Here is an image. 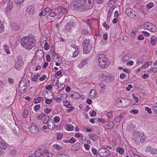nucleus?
<instances>
[{"mask_svg":"<svg viewBox=\"0 0 157 157\" xmlns=\"http://www.w3.org/2000/svg\"><path fill=\"white\" fill-rule=\"evenodd\" d=\"M124 116V114L121 113L120 116L117 117L114 120V121L116 123L120 121L123 119Z\"/></svg>","mask_w":157,"mask_h":157,"instance_id":"20","label":"nucleus"},{"mask_svg":"<svg viewBox=\"0 0 157 157\" xmlns=\"http://www.w3.org/2000/svg\"><path fill=\"white\" fill-rule=\"evenodd\" d=\"M47 150L44 146L40 147L38 149L36 150L35 152H37L38 153L37 155V156L40 157L43 156L45 153L46 151Z\"/></svg>","mask_w":157,"mask_h":157,"instance_id":"11","label":"nucleus"},{"mask_svg":"<svg viewBox=\"0 0 157 157\" xmlns=\"http://www.w3.org/2000/svg\"><path fill=\"white\" fill-rule=\"evenodd\" d=\"M114 78L112 76H107V81L109 82H111L114 80Z\"/></svg>","mask_w":157,"mask_h":157,"instance_id":"38","label":"nucleus"},{"mask_svg":"<svg viewBox=\"0 0 157 157\" xmlns=\"http://www.w3.org/2000/svg\"><path fill=\"white\" fill-rule=\"evenodd\" d=\"M146 138L145 136H142L140 139V142L142 143L144 142L146 140Z\"/></svg>","mask_w":157,"mask_h":157,"instance_id":"63","label":"nucleus"},{"mask_svg":"<svg viewBox=\"0 0 157 157\" xmlns=\"http://www.w3.org/2000/svg\"><path fill=\"white\" fill-rule=\"evenodd\" d=\"M108 121H107L106 122V123L107 124H108V127H109V128H113L114 126V123L113 122H109L108 123Z\"/></svg>","mask_w":157,"mask_h":157,"instance_id":"37","label":"nucleus"},{"mask_svg":"<svg viewBox=\"0 0 157 157\" xmlns=\"http://www.w3.org/2000/svg\"><path fill=\"white\" fill-rule=\"evenodd\" d=\"M47 76L45 75H43L41 76V77L39 78L40 80L41 81H44L46 78Z\"/></svg>","mask_w":157,"mask_h":157,"instance_id":"58","label":"nucleus"},{"mask_svg":"<svg viewBox=\"0 0 157 157\" xmlns=\"http://www.w3.org/2000/svg\"><path fill=\"white\" fill-rule=\"evenodd\" d=\"M50 48L49 45L47 42H45L44 44V48L45 50H48Z\"/></svg>","mask_w":157,"mask_h":157,"instance_id":"49","label":"nucleus"},{"mask_svg":"<svg viewBox=\"0 0 157 157\" xmlns=\"http://www.w3.org/2000/svg\"><path fill=\"white\" fill-rule=\"evenodd\" d=\"M52 154L47 150L43 155V157H52Z\"/></svg>","mask_w":157,"mask_h":157,"instance_id":"28","label":"nucleus"},{"mask_svg":"<svg viewBox=\"0 0 157 157\" xmlns=\"http://www.w3.org/2000/svg\"><path fill=\"white\" fill-rule=\"evenodd\" d=\"M59 83L58 78L56 77H55L52 83V85L54 86Z\"/></svg>","mask_w":157,"mask_h":157,"instance_id":"34","label":"nucleus"},{"mask_svg":"<svg viewBox=\"0 0 157 157\" xmlns=\"http://www.w3.org/2000/svg\"><path fill=\"white\" fill-rule=\"evenodd\" d=\"M54 120L56 123H58L60 121V118L56 116L54 118Z\"/></svg>","mask_w":157,"mask_h":157,"instance_id":"57","label":"nucleus"},{"mask_svg":"<svg viewBox=\"0 0 157 157\" xmlns=\"http://www.w3.org/2000/svg\"><path fill=\"white\" fill-rule=\"evenodd\" d=\"M90 40L85 39L83 42V52L84 54H88L92 48V45L90 44Z\"/></svg>","mask_w":157,"mask_h":157,"instance_id":"5","label":"nucleus"},{"mask_svg":"<svg viewBox=\"0 0 157 157\" xmlns=\"http://www.w3.org/2000/svg\"><path fill=\"white\" fill-rule=\"evenodd\" d=\"M52 101V99H46L45 101V102L48 104H51Z\"/></svg>","mask_w":157,"mask_h":157,"instance_id":"54","label":"nucleus"},{"mask_svg":"<svg viewBox=\"0 0 157 157\" xmlns=\"http://www.w3.org/2000/svg\"><path fill=\"white\" fill-rule=\"evenodd\" d=\"M69 95L71 96V97L75 99H78L80 98L81 96L79 93L76 92H70L69 93Z\"/></svg>","mask_w":157,"mask_h":157,"instance_id":"15","label":"nucleus"},{"mask_svg":"<svg viewBox=\"0 0 157 157\" xmlns=\"http://www.w3.org/2000/svg\"><path fill=\"white\" fill-rule=\"evenodd\" d=\"M138 110L137 109H133L130 111L131 113H133L134 114H136L138 113Z\"/></svg>","mask_w":157,"mask_h":157,"instance_id":"56","label":"nucleus"},{"mask_svg":"<svg viewBox=\"0 0 157 157\" xmlns=\"http://www.w3.org/2000/svg\"><path fill=\"white\" fill-rule=\"evenodd\" d=\"M152 63V61H150L147 63H146L142 67L143 68H145L148 67L149 66L151 65Z\"/></svg>","mask_w":157,"mask_h":157,"instance_id":"33","label":"nucleus"},{"mask_svg":"<svg viewBox=\"0 0 157 157\" xmlns=\"http://www.w3.org/2000/svg\"><path fill=\"white\" fill-rule=\"evenodd\" d=\"M63 105L66 107L68 108L69 105V101L66 99L63 100Z\"/></svg>","mask_w":157,"mask_h":157,"instance_id":"42","label":"nucleus"},{"mask_svg":"<svg viewBox=\"0 0 157 157\" xmlns=\"http://www.w3.org/2000/svg\"><path fill=\"white\" fill-rule=\"evenodd\" d=\"M45 114L44 113H42L41 114L38 115L37 117V119L38 120L42 119L43 117H44Z\"/></svg>","mask_w":157,"mask_h":157,"instance_id":"35","label":"nucleus"},{"mask_svg":"<svg viewBox=\"0 0 157 157\" xmlns=\"http://www.w3.org/2000/svg\"><path fill=\"white\" fill-rule=\"evenodd\" d=\"M26 11L28 14L31 15L33 14L35 12L34 6H28Z\"/></svg>","mask_w":157,"mask_h":157,"instance_id":"16","label":"nucleus"},{"mask_svg":"<svg viewBox=\"0 0 157 157\" xmlns=\"http://www.w3.org/2000/svg\"><path fill=\"white\" fill-rule=\"evenodd\" d=\"M115 2L113 0H110L108 2V5L109 7L111 8L109 9L110 10H111L113 11V9L115 8Z\"/></svg>","mask_w":157,"mask_h":157,"instance_id":"19","label":"nucleus"},{"mask_svg":"<svg viewBox=\"0 0 157 157\" xmlns=\"http://www.w3.org/2000/svg\"><path fill=\"white\" fill-rule=\"evenodd\" d=\"M29 131L31 134L36 135L38 133L39 129L36 126L33 125L30 127Z\"/></svg>","mask_w":157,"mask_h":157,"instance_id":"14","label":"nucleus"},{"mask_svg":"<svg viewBox=\"0 0 157 157\" xmlns=\"http://www.w3.org/2000/svg\"><path fill=\"white\" fill-rule=\"evenodd\" d=\"M24 61L21 55L18 56L17 58V60L15 61V67L16 69H19L23 66Z\"/></svg>","mask_w":157,"mask_h":157,"instance_id":"8","label":"nucleus"},{"mask_svg":"<svg viewBox=\"0 0 157 157\" xmlns=\"http://www.w3.org/2000/svg\"><path fill=\"white\" fill-rule=\"evenodd\" d=\"M4 49L6 51V53L7 54H9L10 53V52L8 49V47L6 45H5L4 46Z\"/></svg>","mask_w":157,"mask_h":157,"instance_id":"43","label":"nucleus"},{"mask_svg":"<svg viewBox=\"0 0 157 157\" xmlns=\"http://www.w3.org/2000/svg\"><path fill=\"white\" fill-rule=\"evenodd\" d=\"M27 84L26 82H25L23 80H21L19 86V89L20 90L25 91V90L27 88Z\"/></svg>","mask_w":157,"mask_h":157,"instance_id":"13","label":"nucleus"},{"mask_svg":"<svg viewBox=\"0 0 157 157\" xmlns=\"http://www.w3.org/2000/svg\"><path fill=\"white\" fill-rule=\"evenodd\" d=\"M125 13L128 16L133 19H136L138 15V13L131 8L128 7L126 9Z\"/></svg>","mask_w":157,"mask_h":157,"instance_id":"7","label":"nucleus"},{"mask_svg":"<svg viewBox=\"0 0 157 157\" xmlns=\"http://www.w3.org/2000/svg\"><path fill=\"white\" fill-rule=\"evenodd\" d=\"M131 103L130 100L126 98H121L115 101V105L120 108H124L129 106Z\"/></svg>","mask_w":157,"mask_h":157,"instance_id":"2","label":"nucleus"},{"mask_svg":"<svg viewBox=\"0 0 157 157\" xmlns=\"http://www.w3.org/2000/svg\"><path fill=\"white\" fill-rule=\"evenodd\" d=\"M56 12H53L50 13L49 14V16L52 17H54L56 16Z\"/></svg>","mask_w":157,"mask_h":157,"instance_id":"52","label":"nucleus"},{"mask_svg":"<svg viewBox=\"0 0 157 157\" xmlns=\"http://www.w3.org/2000/svg\"><path fill=\"white\" fill-rule=\"evenodd\" d=\"M132 57V55L130 53H128L125 55L122 58V60L123 61L126 62L131 58Z\"/></svg>","mask_w":157,"mask_h":157,"instance_id":"22","label":"nucleus"},{"mask_svg":"<svg viewBox=\"0 0 157 157\" xmlns=\"http://www.w3.org/2000/svg\"><path fill=\"white\" fill-rule=\"evenodd\" d=\"M99 64L101 68H106L109 63V59L103 54L99 55L98 59Z\"/></svg>","mask_w":157,"mask_h":157,"instance_id":"3","label":"nucleus"},{"mask_svg":"<svg viewBox=\"0 0 157 157\" xmlns=\"http://www.w3.org/2000/svg\"><path fill=\"white\" fill-rule=\"evenodd\" d=\"M82 33L83 34L87 35L88 34V31L87 29H84L82 30Z\"/></svg>","mask_w":157,"mask_h":157,"instance_id":"62","label":"nucleus"},{"mask_svg":"<svg viewBox=\"0 0 157 157\" xmlns=\"http://www.w3.org/2000/svg\"><path fill=\"white\" fill-rule=\"evenodd\" d=\"M79 47L74 44H72L69 47V50L71 55L73 57H76L78 54L79 52Z\"/></svg>","mask_w":157,"mask_h":157,"instance_id":"6","label":"nucleus"},{"mask_svg":"<svg viewBox=\"0 0 157 157\" xmlns=\"http://www.w3.org/2000/svg\"><path fill=\"white\" fill-rule=\"evenodd\" d=\"M98 155L101 157H105L110 155V151L107 149L105 148H100L98 151Z\"/></svg>","mask_w":157,"mask_h":157,"instance_id":"9","label":"nucleus"},{"mask_svg":"<svg viewBox=\"0 0 157 157\" xmlns=\"http://www.w3.org/2000/svg\"><path fill=\"white\" fill-rule=\"evenodd\" d=\"M156 39L155 36H153L151 37V45H154L156 43Z\"/></svg>","mask_w":157,"mask_h":157,"instance_id":"30","label":"nucleus"},{"mask_svg":"<svg viewBox=\"0 0 157 157\" xmlns=\"http://www.w3.org/2000/svg\"><path fill=\"white\" fill-rule=\"evenodd\" d=\"M46 14V13L45 12V11L42 10L41 12L39 14V16L40 17H41L42 16H44Z\"/></svg>","mask_w":157,"mask_h":157,"instance_id":"45","label":"nucleus"},{"mask_svg":"<svg viewBox=\"0 0 157 157\" xmlns=\"http://www.w3.org/2000/svg\"><path fill=\"white\" fill-rule=\"evenodd\" d=\"M50 121L49 116L45 114L44 117H43V119H42V121L43 123L44 124H46Z\"/></svg>","mask_w":157,"mask_h":157,"instance_id":"21","label":"nucleus"},{"mask_svg":"<svg viewBox=\"0 0 157 157\" xmlns=\"http://www.w3.org/2000/svg\"><path fill=\"white\" fill-rule=\"evenodd\" d=\"M37 153H38L37 152H35L34 154H31L29 157H38L37 155L38 154Z\"/></svg>","mask_w":157,"mask_h":157,"instance_id":"64","label":"nucleus"},{"mask_svg":"<svg viewBox=\"0 0 157 157\" xmlns=\"http://www.w3.org/2000/svg\"><path fill=\"white\" fill-rule=\"evenodd\" d=\"M40 108V105L38 104L36 105L34 107V109L36 111L39 110Z\"/></svg>","mask_w":157,"mask_h":157,"instance_id":"53","label":"nucleus"},{"mask_svg":"<svg viewBox=\"0 0 157 157\" xmlns=\"http://www.w3.org/2000/svg\"><path fill=\"white\" fill-rule=\"evenodd\" d=\"M7 4L6 7V13L8 12L13 7V5L12 1L10 0H7L5 2Z\"/></svg>","mask_w":157,"mask_h":157,"instance_id":"12","label":"nucleus"},{"mask_svg":"<svg viewBox=\"0 0 157 157\" xmlns=\"http://www.w3.org/2000/svg\"><path fill=\"white\" fill-rule=\"evenodd\" d=\"M54 59L57 60V61L59 62L60 63L61 62V60L60 57L58 56L57 55H56L55 57V58Z\"/></svg>","mask_w":157,"mask_h":157,"instance_id":"59","label":"nucleus"},{"mask_svg":"<svg viewBox=\"0 0 157 157\" xmlns=\"http://www.w3.org/2000/svg\"><path fill=\"white\" fill-rule=\"evenodd\" d=\"M88 59L87 58H85L82 60L80 63V64L78 65V67L80 68H82L84 65H86L88 62Z\"/></svg>","mask_w":157,"mask_h":157,"instance_id":"18","label":"nucleus"},{"mask_svg":"<svg viewBox=\"0 0 157 157\" xmlns=\"http://www.w3.org/2000/svg\"><path fill=\"white\" fill-rule=\"evenodd\" d=\"M59 11L60 10L62 13L64 14H66L67 13V10L66 8H64L62 6H59L58 8Z\"/></svg>","mask_w":157,"mask_h":157,"instance_id":"26","label":"nucleus"},{"mask_svg":"<svg viewBox=\"0 0 157 157\" xmlns=\"http://www.w3.org/2000/svg\"><path fill=\"white\" fill-rule=\"evenodd\" d=\"M90 98L93 99L96 96V91L94 89L91 90L90 93Z\"/></svg>","mask_w":157,"mask_h":157,"instance_id":"24","label":"nucleus"},{"mask_svg":"<svg viewBox=\"0 0 157 157\" xmlns=\"http://www.w3.org/2000/svg\"><path fill=\"white\" fill-rule=\"evenodd\" d=\"M44 110L45 113L48 114L51 112L52 109H49L47 108H46L44 109Z\"/></svg>","mask_w":157,"mask_h":157,"instance_id":"44","label":"nucleus"},{"mask_svg":"<svg viewBox=\"0 0 157 157\" xmlns=\"http://www.w3.org/2000/svg\"><path fill=\"white\" fill-rule=\"evenodd\" d=\"M147 6L149 9H151L153 6V4L152 2H150L147 5Z\"/></svg>","mask_w":157,"mask_h":157,"instance_id":"55","label":"nucleus"},{"mask_svg":"<svg viewBox=\"0 0 157 157\" xmlns=\"http://www.w3.org/2000/svg\"><path fill=\"white\" fill-rule=\"evenodd\" d=\"M83 5L81 11H84L92 8L94 6L93 0H83Z\"/></svg>","mask_w":157,"mask_h":157,"instance_id":"4","label":"nucleus"},{"mask_svg":"<svg viewBox=\"0 0 157 157\" xmlns=\"http://www.w3.org/2000/svg\"><path fill=\"white\" fill-rule=\"evenodd\" d=\"M35 43V39L31 36H24L21 40L22 47L28 50L32 49L34 47Z\"/></svg>","mask_w":157,"mask_h":157,"instance_id":"1","label":"nucleus"},{"mask_svg":"<svg viewBox=\"0 0 157 157\" xmlns=\"http://www.w3.org/2000/svg\"><path fill=\"white\" fill-rule=\"evenodd\" d=\"M103 27L105 28L106 29H109V26L105 22H104L103 23Z\"/></svg>","mask_w":157,"mask_h":157,"instance_id":"61","label":"nucleus"},{"mask_svg":"<svg viewBox=\"0 0 157 157\" xmlns=\"http://www.w3.org/2000/svg\"><path fill=\"white\" fill-rule=\"evenodd\" d=\"M98 85L102 89H105L106 87V86L102 82H100L99 83Z\"/></svg>","mask_w":157,"mask_h":157,"instance_id":"40","label":"nucleus"},{"mask_svg":"<svg viewBox=\"0 0 157 157\" xmlns=\"http://www.w3.org/2000/svg\"><path fill=\"white\" fill-rule=\"evenodd\" d=\"M92 152L93 154L95 156H97L98 155V153L97 152V150L94 148H92Z\"/></svg>","mask_w":157,"mask_h":157,"instance_id":"46","label":"nucleus"},{"mask_svg":"<svg viewBox=\"0 0 157 157\" xmlns=\"http://www.w3.org/2000/svg\"><path fill=\"white\" fill-rule=\"evenodd\" d=\"M47 124L48 128L49 129L52 130L54 129L55 127L56 128L57 127L56 126H55L54 122L53 121H50Z\"/></svg>","mask_w":157,"mask_h":157,"instance_id":"17","label":"nucleus"},{"mask_svg":"<svg viewBox=\"0 0 157 157\" xmlns=\"http://www.w3.org/2000/svg\"><path fill=\"white\" fill-rule=\"evenodd\" d=\"M75 139L74 137H72L69 139V143L71 144H73L75 142Z\"/></svg>","mask_w":157,"mask_h":157,"instance_id":"60","label":"nucleus"},{"mask_svg":"<svg viewBox=\"0 0 157 157\" xmlns=\"http://www.w3.org/2000/svg\"><path fill=\"white\" fill-rule=\"evenodd\" d=\"M144 27L147 29L152 32H155L156 30V26L150 22H145L144 24Z\"/></svg>","mask_w":157,"mask_h":157,"instance_id":"10","label":"nucleus"},{"mask_svg":"<svg viewBox=\"0 0 157 157\" xmlns=\"http://www.w3.org/2000/svg\"><path fill=\"white\" fill-rule=\"evenodd\" d=\"M53 147L54 149L58 150H60L61 149L62 147L61 146L57 144H55L53 145Z\"/></svg>","mask_w":157,"mask_h":157,"instance_id":"36","label":"nucleus"},{"mask_svg":"<svg viewBox=\"0 0 157 157\" xmlns=\"http://www.w3.org/2000/svg\"><path fill=\"white\" fill-rule=\"evenodd\" d=\"M80 147V144L79 143H77L72 146L71 150L72 151H77Z\"/></svg>","mask_w":157,"mask_h":157,"instance_id":"23","label":"nucleus"},{"mask_svg":"<svg viewBox=\"0 0 157 157\" xmlns=\"http://www.w3.org/2000/svg\"><path fill=\"white\" fill-rule=\"evenodd\" d=\"M40 76V75L38 74L36 75H34L32 79V81L33 82H36L37 81L38 78Z\"/></svg>","mask_w":157,"mask_h":157,"instance_id":"39","label":"nucleus"},{"mask_svg":"<svg viewBox=\"0 0 157 157\" xmlns=\"http://www.w3.org/2000/svg\"><path fill=\"white\" fill-rule=\"evenodd\" d=\"M116 151L118 152L121 154H123L124 152V149L120 147L116 148Z\"/></svg>","mask_w":157,"mask_h":157,"instance_id":"31","label":"nucleus"},{"mask_svg":"<svg viewBox=\"0 0 157 157\" xmlns=\"http://www.w3.org/2000/svg\"><path fill=\"white\" fill-rule=\"evenodd\" d=\"M88 136L90 139H92L94 141H97L98 139V137L95 134L93 135L92 134H89Z\"/></svg>","mask_w":157,"mask_h":157,"instance_id":"27","label":"nucleus"},{"mask_svg":"<svg viewBox=\"0 0 157 157\" xmlns=\"http://www.w3.org/2000/svg\"><path fill=\"white\" fill-rule=\"evenodd\" d=\"M63 135L60 133H58L57 136V139L59 140L61 139L63 137Z\"/></svg>","mask_w":157,"mask_h":157,"instance_id":"47","label":"nucleus"},{"mask_svg":"<svg viewBox=\"0 0 157 157\" xmlns=\"http://www.w3.org/2000/svg\"><path fill=\"white\" fill-rule=\"evenodd\" d=\"M106 116L108 117V120H110L112 118L113 115H112V112L111 111L108 112L106 114Z\"/></svg>","mask_w":157,"mask_h":157,"instance_id":"32","label":"nucleus"},{"mask_svg":"<svg viewBox=\"0 0 157 157\" xmlns=\"http://www.w3.org/2000/svg\"><path fill=\"white\" fill-rule=\"evenodd\" d=\"M28 111L27 109H25L23 112V116L25 118H26L28 117Z\"/></svg>","mask_w":157,"mask_h":157,"instance_id":"41","label":"nucleus"},{"mask_svg":"<svg viewBox=\"0 0 157 157\" xmlns=\"http://www.w3.org/2000/svg\"><path fill=\"white\" fill-rule=\"evenodd\" d=\"M145 110L147 111L148 113L150 114L152 113V112L151 111V108H149L148 107H145Z\"/></svg>","mask_w":157,"mask_h":157,"instance_id":"50","label":"nucleus"},{"mask_svg":"<svg viewBox=\"0 0 157 157\" xmlns=\"http://www.w3.org/2000/svg\"><path fill=\"white\" fill-rule=\"evenodd\" d=\"M68 97V95L66 94H62V95L61 96V97H60V98H61V99H64L65 100L66 99V98Z\"/></svg>","mask_w":157,"mask_h":157,"instance_id":"48","label":"nucleus"},{"mask_svg":"<svg viewBox=\"0 0 157 157\" xmlns=\"http://www.w3.org/2000/svg\"><path fill=\"white\" fill-rule=\"evenodd\" d=\"M151 154L153 155H155L157 154V149L156 148H153L152 149L151 152Z\"/></svg>","mask_w":157,"mask_h":157,"instance_id":"51","label":"nucleus"},{"mask_svg":"<svg viewBox=\"0 0 157 157\" xmlns=\"http://www.w3.org/2000/svg\"><path fill=\"white\" fill-rule=\"evenodd\" d=\"M6 147V145L4 143L0 142V151L5 149Z\"/></svg>","mask_w":157,"mask_h":157,"instance_id":"29","label":"nucleus"},{"mask_svg":"<svg viewBox=\"0 0 157 157\" xmlns=\"http://www.w3.org/2000/svg\"><path fill=\"white\" fill-rule=\"evenodd\" d=\"M100 80L101 82H104L107 81V76H106L104 74H101L99 75Z\"/></svg>","mask_w":157,"mask_h":157,"instance_id":"25","label":"nucleus"}]
</instances>
